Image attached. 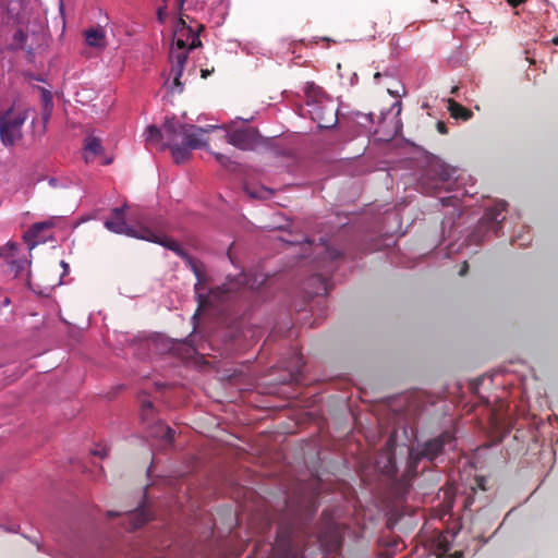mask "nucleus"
Masks as SVG:
<instances>
[{"mask_svg":"<svg viewBox=\"0 0 558 558\" xmlns=\"http://www.w3.org/2000/svg\"><path fill=\"white\" fill-rule=\"evenodd\" d=\"M35 545H36L37 549H40L38 542H35Z\"/></svg>","mask_w":558,"mask_h":558,"instance_id":"obj_44","label":"nucleus"},{"mask_svg":"<svg viewBox=\"0 0 558 558\" xmlns=\"http://www.w3.org/2000/svg\"><path fill=\"white\" fill-rule=\"evenodd\" d=\"M522 0H509V3L513 7H517L521 3Z\"/></svg>","mask_w":558,"mask_h":558,"instance_id":"obj_33","label":"nucleus"},{"mask_svg":"<svg viewBox=\"0 0 558 558\" xmlns=\"http://www.w3.org/2000/svg\"><path fill=\"white\" fill-rule=\"evenodd\" d=\"M199 45L201 39L196 29L187 25L183 19H180L173 31V46L169 54L171 64L169 77L173 78V86H171L172 92H182L183 85L180 78L183 74L189 50Z\"/></svg>","mask_w":558,"mask_h":558,"instance_id":"obj_6","label":"nucleus"},{"mask_svg":"<svg viewBox=\"0 0 558 558\" xmlns=\"http://www.w3.org/2000/svg\"><path fill=\"white\" fill-rule=\"evenodd\" d=\"M60 265L62 266V268L64 270L63 275H65L69 271V265L64 260H61Z\"/></svg>","mask_w":558,"mask_h":558,"instance_id":"obj_30","label":"nucleus"},{"mask_svg":"<svg viewBox=\"0 0 558 558\" xmlns=\"http://www.w3.org/2000/svg\"><path fill=\"white\" fill-rule=\"evenodd\" d=\"M149 436L154 438H160L165 446H171L174 438V432L171 427H169L161 421H157L151 426Z\"/></svg>","mask_w":558,"mask_h":558,"instance_id":"obj_18","label":"nucleus"},{"mask_svg":"<svg viewBox=\"0 0 558 558\" xmlns=\"http://www.w3.org/2000/svg\"><path fill=\"white\" fill-rule=\"evenodd\" d=\"M8 245L10 248L14 250L17 245L15 243L9 242Z\"/></svg>","mask_w":558,"mask_h":558,"instance_id":"obj_40","label":"nucleus"},{"mask_svg":"<svg viewBox=\"0 0 558 558\" xmlns=\"http://www.w3.org/2000/svg\"><path fill=\"white\" fill-rule=\"evenodd\" d=\"M457 90H458V86H454V87H452L451 93H452V94H456V93H457Z\"/></svg>","mask_w":558,"mask_h":558,"instance_id":"obj_41","label":"nucleus"},{"mask_svg":"<svg viewBox=\"0 0 558 558\" xmlns=\"http://www.w3.org/2000/svg\"><path fill=\"white\" fill-rule=\"evenodd\" d=\"M551 44H554V45H557V46H558V36H556V37H554V38L551 39Z\"/></svg>","mask_w":558,"mask_h":558,"instance_id":"obj_38","label":"nucleus"},{"mask_svg":"<svg viewBox=\"0 0 558 558\" xmlns=\"http://www.w3.org/2000/svg\"><path fill=\"white\" fill-rule=\"evenodd\" d=\"M53 227L51 220L40 221L34 223L24 234V240L28 244L29 248L35 247L37 244L43 242L40 239L41 231Z\"/></svg>","mask_w":558,"mask_h":558,"instance_id":"obj_16","label":"nucleus"},{"mask_svg":"<svg viewBox=\"0 0 558 558\" xmlns=\"http://www.w3.org/2000/svg\"><path fill=\"white\" fill-rule=\"evenodd\" d=\"M192 270L197 278L195 292L199 307L217 306L220 303L243 298L247 292L259 289L266 281V276L263 274L241 272L234 278H228L223 284L204 294L201 292L202 272L195 264H192Z\"/></svg>","mask_w":558,"mask_h":558,"instance_id":"obj_2","label":"nucleus"},{"mask_svg":"<svg viewBox=\"0 0 558 558\" xmlns=\"http://www.w3.org/2000/svg\"><path fill=\"white\" fill-rule=\"evenodd\" d=\"M433 2H437V0H432Z\"/></svg>","mask_w":558,"mask_h":558,"instance_id":"obj_47","label":"nucleus"},{"mask_svg":"<svg viewBox=\"0 0 558 558\" xmlns=\"http://www.w3.org/2000/svg\"><path fill=\"white\" fill-rule=\"evenodd\" d=\"M206 144V141L201 136H189L186 141L181 143V145L175 144L169 148H171V155L174 162L182 163L190 158L192 149L204 147Z\"/></svg>","mask_w":558,"mask_h":558,"instance_id":"obj_12","label":"nucleus"},{"mask_svg":"<svg viewBox=\"0 0 558 558\" xmlns=\"http://www.w3.org/2000/svg\"><path fill=\"white\" fill-rule=\"evenodd\" d=\"M456 447V438L451 432H444L437 437L417 444L409 451L407 470L403 475L405 481H411L427 470V463H434L448 450Z\"/></svg>","mask_w":558,"mask_h":558,"instance_id":"obj_3","label":"nucleus"},{"mask_svg":"<svg viewBox=\"0 0 558 558\" xmlns=\"http://www.w3.org/2000/svg\"><path fill=\"white\" fill-rule=\"evenodd\" d=\"M316 509L317 506L312 499L308 505H306L304 513L298 511L293 513L290 521L280 522L270 558H303L299 553L301 530L303 529V525L312 519Z\"/></svg>","mask_w":558,"mask_h":558,"instance_id":"obj_5","label":"nucleus"},{"mask_svg":"<svg viewBox=\"0 0 558 558\" xmlns=\"http://www.w3.org/2000/svg\"><path fill=\"white\" fill-rule=\"evenodd\" d=\"M376 470L388 477H392L397 473L396 460L393 454V437H390L386 444L384 451L375 463Z\"/></svg>","mask_w":558,"mask_h":558,"instance_id":"obj_13","label":"nucleus"},{"mask_svg":"<svg viewBox=\"0 0 558 558\" xmlns=\"http://www.w3.org/2000/svg\"><path fill=\"white\" fill-rule=\"evenodd\" d=\"M461 556H462V554H459V557H457V558H460Z\"/></svg>","mask_w":558,"mask_h":558,"instance_id":"obj_46","label":"nucleus"},{"mask_svg":"<svg viewBox=\"0 0 558 558\" xmlns=\"http://www.w3.org/2000/svg\"><path fill=\"white\" fill-rule=\"evenodd\" d=\"M227 142L242 150H252L258 143L256 132L251 129H239L227 133Z\"/></svg>","mask_w":558,"mask_h":558,"instance_id":"obj_11","label":"nucleus"},{"mask_svg":"<svg viewBox=\"0 0 558 558\" xmlns=\"http://www.w3.org/2000/svg\"><path fill=\"white\" fill-rule=\"evenodd\" d=\"M10 303V300L9 299H5L4 300V304L8 305Z\"/></svg>","mask_w":558,"mask_h":558,"instance_id":"obj_42","label":"nucleus"},{"mask_svg":"<svg viewBox=\"0 0 558 558\" xmlns=\"http://www.w3.org/2000/svg\"><path fill=\"white\" fill-rule=\"evenodd\" d=\"M104 154L101 141L96 136H87L84 144V159L86 162H93L98 156Z\"/></svg>","mask_w":558,"mask_h":558,"instance_id":"obj_17","label":"nucleus"},{"mask_svg":"<svg viewBox=\"0 0 558 558\" xmlns=\"http://www.w3.org/2000/svg\"><path fill=\"white\" fill-rule=\"evenodd\" d=\"M214 156L216 160L222 166H226L230 161L229 157L223 154L215 153Z\"/></svg>","mask_w":558,"mask_h":558,"instance_id":"obj_25","label":"nucleus"},{"mask_svg":"<svg viewBox=\"0 0 558 558\" xmlns=\"http://www.w3.org/2000/svg\"><path fill=\"white\" fill-rule=\"evenodd\" d=\"M180 9L186 4L187 9L203 12L205 16L216 26H220L229 9L227 0H178Z\"/></svg>","mask_w":558,"mask_h":558,"instance_id":"obj_10","label":"nucleus"},{"mask_svg":"<svg viewBox=\"0 0 558 558\" xmlns=\"http://www.w3.org/2000/svg\"><path fill=\"white\" fill-rule=\"evenodd\" d=\"M376 470L388 477H392L397 473L396 460L393 454V437H390L386 444L384 451L375 463Z\"/></svg>","mask_w":558,"mask_h":558,"instance_id":"obj_14","label":"nucleus"},{"mask_svg":"<svg viewBox=\"0 0 558 558\" xmlns=\"http://www.w3.org/2000/svg\"><path fill=\"white\" fill-rule=\"evenodd\" d=\"M162 15H163V9H162V8H159V9H158V17H159V20H160L161 22H162V20H163Z\"/></svg>","mask_w":558,"mask_h":558,"instance_id":"obj_34","label":"nucleus"},{"mask_svg":"<svg viewBox=\"0 0 558 558\" xmlns=\"http://www.w3.org/2000/svg\"><path fill=\"white\" fill-rule=\"evenodd\" d=\"M381 76V73L380 72H376L375 75H374V80L375 81H378V78Z\"/></svg>","mask_w":558,"mask_h":558,"instance_id":"obj_37","label":"nucleus"},{"mask_svg":"<svg viewBox=\"0 0 558 558\" xmlns=\"http://www.w3.org/2000/svg\"><path fill=\"white\" fill-rule=\"evenodd\" d=\"M448 110L450 111V114L456 119H462L466 121L472 117V112L470 110L452 99L448 100Z\"/></svg>","mask_w":558,"mask_h":558,"instance_id":"obj_21","label":"nucleus"},{"mask_svg":"<svg viewBox=\"0 0 558 558\" xmlns=\"http://www.w3.org/2000/svg\"><path fill=\"white\" fill-rule=\"evenodd\" d=\"M219 126L209 125L205 129L197 128L193 124H186L178 120L175 117H167L160 128L149 125L144 132L145 141L150 146L166 148L178 144V140L186 141L189 136H199L201 133L209 132Z\"/></svg>","mask_w":558,"mask_h":558,"instance_id":"obj_7","label":"nucleus"},{"mask_svg":"<svg viewBox=\"0 0 558 558\" xmlns=\"http://www.w3.org/2000/svg\"><path fill=\"white\" fill-rule=\"evenodd\" d=\"M49 184L52 185V186H56L57 185V180L54 178H51L49 180Z\"/></svg>","mask_w":558,"mask_h":558,"instance_id":"obj_36","label":"nucleus"},{"mask_svg":"<svg viewBox=\"0 0 558 558\" xmlns=\"http://www.w3.org/2000/svg\"><path fill=\"white\" fill-rule=\"evenodd\" d=\"M468 269H469V266H468L466 262H464L462 267L459 270V275L464 276L466 274Z\"/></svg>","mask_w":558,"mask_h":558,"instance_id":"obj_29","label":"nucleus"},{"mask_svg":"<svg viewBox=\"0 0 558 558\" xmlns=\"http://www.w3.org/2000/svg\"><path fill=\"white\" fill-rule=\"evenodd\" d=\"M155 417V409L149 400H143L141 405V418L143 423L149 424Z\"/></svg>","mask_w":558,"mask_h":558,"instance_id":"obj_22","label":"nucleus"},{"mask_svg":"<svg viewBox=\"0 0 558 558\" xmlns=\"http://www.w3.org/2000/svg\"><path fill=\"white\" fill-rule=\"evenodd\" d=\"M84 35L88 46L95 48H104L106 46V36L101 28H89L85 31Z\"/></svg>","mask_w":558,"mask_h":558,"instance_id":"obj_19","label":"nucleus"},{"mask_svg":"<svg viewBox=\"0 0 558 558\" xmlns=\"http://www.w3.org/2000/svg\"><path fill=\"white\" fill-rule=\"evenodd\" d=\"M392 108H397V113L399 114L401 111V102L400 101L395 102Z\"/></svg>","mask_w":558,"mask_h":558,"instance_id":"obj_31","label":"nucleus"},{"mask_svg":"<svg viewBox=\"0 0 558 558\" xmlns=\"http://www.w3.org/2000/svg\"><path fill=\"white\" fill-rule=\"evenodd\" d=\"M502 371H494L487 375H484L482 377H478L472 381V390L474 392H477L481 386H484L486 381H489L490 384L495 385H502V383L499 381V377L502 376Z\"/></svg>","mask_w":558,"mask_h":558,"instance_id":"obj_20","label":"nucleus"},{"mask_svg":"<svg viewBox=\"0 0 558 558\" xmlns=\"http://www.w3.org/2000/svg\"><path fill=\"white\" fill-rule=\"evenodd\" d=\"M41 98L45 109H48V107H52V97L49 90L43 89L41 92Z\"/></svg>","mask_w":558,"mask_h":558,"instance_id":"obj_24","label":"nucleus"},{"mask_svg":"<svg viewBox=\"0 0 558 558\" xmlns=\"http://www.w3.org/2000/svg\"><path fill=\"white\" fill-rule=\"evenodd\" d=\"M29 109L10 107L0 110V140L5 147H13L22 140V128L28 117Z\"/></svg>","mask_w":558,"mask_h":558,"instance_id":"obj_9","label":"nucleus"},{"mask_svg":"<svg viewBox=\"0 0 558 558\" xmlns=\"http://www.w3.org/2000/svg\"><path fill=\"white\" fill-rule=\"evenodd\" d=\"M208 74H209V72L207 70H203L202 71V76L203 77H207Z\"/></svg>","mask_w":558,"mask_h":558,"instance_id":"obj_39","label":"nucleus"},{"mask_svg":"<svg viewBox=\"0 0 558 558\" xmlns=\"http://www.w3.org/2000/svg\"><path fill=\"white\" fill-rule=\"evenodd\" d=\"M477 485H478V487H481L482 489H485V487H484V480H483V478H480V480L477 481Z\"/></svg>","mask_w":558,"mask_h":558,"instance_id":"obj_35","label":"nucleus"},{"mask_svg":"<svg viewBox=\"0 0 558 558\" xmlns=\"http://www.w3.org/2000/svg\"><path fill=\"white\" fill-rule=\"evenodd\" d=\"M35 545H36L37 549H40L38 542H35Z\"/></svg>","mask_w":558,"mask_h":558,"instance_id":"obj_45","label":"nucleus"},{"mask_svg":"<svg viewBox=\"0 0 558 558\" xmlns=\"http://www.w3.org/2000/svg\"><path fill=\"white\" fill-rule=\"evenodd\" d=\"M437 130H438V132H439V133H441V134H446V133H447V126H446V124H445L444 122H440V121H439V122L437 123Z\"/></svg>","mask_w":558,"mask_h":558,"instance_id":"obj_28","label":"nucleus"},{"mask_svg":"<svg viewBox=\"0 0 558 558\" xmlns=\"http://www.w3.org/2000/svg\"><path fill=\"white\" fill-rule=\"evenodd\" d=\"M305 108L319 129H332L338 123V106L319 86L307 82L304 86Z\"/></svg>","mask_w":558,"mask_h":558,"instance_id":"obj_8","label":"nucleus"},{"mask_svg":"<svg viewBox=\"0 0 558 558\" xmlns=\"http://www.w3.org/2000/svg\"><path fill=\"white\" fill-rule=\"evenodd\" d=\"M51 111H52V107H48V109L44 108L43 118H44L45 122L48 121V119L50 118Z\"/></svg>","mask_w":558,"mask_h":558,"instance_id":"obj_27","label":"nucleus"},{"mask_svg":"<svg viewBox=\"0 0 558 558\" xmlns=\"http://www.w3.org/2000/svg\"><path fill=\"white\" fill-rule=\"evenodd\" d=\"M35 545H36L37 549H40L38 542H35Z\"/></svg>","mask_w":558,"mask_h":558,"instance_id":"obj_43","label":"nucleus"},{"mask_svg":"<svg viewBox=\"0 0 558 558\" xmlns=\"http://www.w3.org/2000/svg\"><path fill=\"white\" fill-rule=\"evenodd\" d=\"M471 175L449 167L439 159L429 161L421 175L417 190L437 196L445 210L441 222L447 257L458 253L464 244L480 245L493 235L498 236L506 219L508 204L471 192Z\"/></svg>","mask_w":558,"mask_h":558,"instance_id":"obj_1","label":"nucleus"},{"mask_svg":"<svg viewBox=\"0 0 558 558\" xmlns=\"http://www.w3.org/2000/svg\"><path fill=\"white\" fill-rule=\"evenodd\" d=\"M94 454H96V456H100V457H105L107 453H106V451L102 449V450H96V451H94Z\"/></svg>","mask_w":558,"mask_h":558,"instance_id":"obj_32","label":"nucleus"},{"mask_svg":"<svg viewBox=\"0 0 558 558\" xmlns=\"http://www.w3.org/2000/svg\"><path fill=\"white\" fill-rule=\"evenodd\" d=\"M245 191L252 198H267L271 194V190L264 186H260L258 189L247 186Z\"/></svg>","mask_w":558,"mask_h":558,"instance_id":"obj_23","label":"nucleus"},{"mask_svg":"<svg viewBox=\"0 0 558 558\" xmlns=\"http://www.w3.org/2000/svg\"><path fill=\"white\" fill-rule=\"evenodd\" d=\"M107 515L109 518L114 515H120L118 512L108 511ZM122 524L124 525L126 531H133L142 525L149 519V512L144 507H138L132 511L121 514Z\"/></svg>","mask_w":558,"mask_h":558,"instance_id":"obj_15","label":"nucleus"},{"mask_svg":"<svg viewBox=\"0 0 558 558\" xmlns=\"http://www.w3.org/2000/svg\"><path fill=\"white\" fill-rule=\"evenodd\" d=\"M514 242H517L520 246L527 245L531 242L530 238H524L523 235L519 234L515 236Z\"/></svg>","mask_w":558,"mask_h":558,"instance_id":"obj_26","label":"nucleus"},{"mask_svg":"<svg viewBox=\"0 0 558 558\" xmlns=\"http://www.w3.org/2000/svg\"><path fill=\"white\" fill-rule=\"evenodd\" d=\"M126 204L116 207L111 210L110 218L104 220L105 228L116 234H124L126 236L145 240L148 242L160 244L169 250L183 256L181 245L174 240L168 238L160 228H150L141 226L138 228L130 226L125 220Z\"/></svg>","mask_w":558,"mask_h":558,"instance_id":"obj_4","label":"nucleus"}]
</instances>
